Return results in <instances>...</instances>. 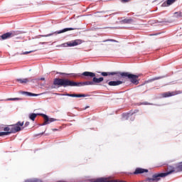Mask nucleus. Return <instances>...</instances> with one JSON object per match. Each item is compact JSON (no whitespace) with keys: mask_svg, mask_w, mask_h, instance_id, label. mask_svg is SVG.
Returning <instances> with one entry per match:
<instances>
[{"mask_svg":"<svg viewBox=\"0 0 182 182\" xmlns=\"http://www.w3.org/2000/svg\"><path fill=\"white\" fill-rule=\"evenodd\" d=\"M92 78V81H85V82H75L68 78H54L52 89H59V87H80L81 86H93L97 83H102L105 80L103 77L99 78L96 77V74L94 73L93 77H84L81 79H86L89 80Z\"/></svg>","mask_w":182,"mask_h":182,"instance_id":"nucleus-1","label":"nucleus"},{"mask_svg":"<svg viewBox=\"0 0 182 182\" xmlns=\"http://www.w3.org/2000/svg\"><path fill=\"white\" fill-rule=\"evenodd\" d=\"M22 126H23V122H18L16 124L6 127L4 128V132H0V136H8L11 134V133H18V132H21V130H23V129L25 128H21Z\"/></svg>","mask_w":182,"mask_h":182,"instance_id":"nucleus-2","label":"nucleus"},{"mask_svg":"<svg viewBox=\"0 0 182 182\" xmlns=\"http://www.w3.org/2000/svg\"><path fill=\"white\" fill-rule=\"evenodd\" d=\"M57 75H63L65 76H69L71 77V79H79L80 77H93L95 76V73L89 72V71H85L82 73H56Z\"/></svg>","mask_w":182,"mask_h":182,"instance_id":"nucleus-3","label":"nucleus"},{"mask_svg":"<svg viewBox=\"0 0 182 182\" xmlns=\"http://www.w3.org/2000/svg\"><path fill=\"white\" fill-rule=\"evenodd\" d=\"M37 116H42V117H43L44 122L43 124H41L40 126H46V124H50V123L56 122V120H58L55 118H49V116H48L45 114L31 113L29 114L28 117H29L30 120L35 122V119H36Z\"/></svg>","mask_w":182,"mask_h":182,"instance_id":"nucleus-4","label":"nucleus"},{"mask_svg":"<svg viewBox=\"0 0 182 182\" xmlns=\"http://www.w3.org/2000/svg\"><path fill=\"white\" fill-rule=\"evenodd\" d=\"M22 33H23V32L21 31H11L0 36V41H6V39H11V38L18 36V35H22Z\"/></svg>","mask_w":182,"mask_h":182,"instance_id":"nucleus-5","label":"nucleus"},{"mask_svg":"<svg viewBox=\"0 0 182 182\" xmlns=\"http://www.w3.org/2000/svg\"><path fill=\"white\" fill-rule=\"evenodd\" d=\"M139 75H134L130 73H127L126 77L130 79V82L134 85H139V80H137V79H139Z\"/></svg>","mask_w":182,"mask_h":182,"instance_id":"nucleus-6","label":"nucleus"},{"mask_svg":"<svg viewBox=\"0 0 182 182\" xmlns=\"http://www.w3.org/2000/svg\"><path fill=\"white\" fill-rule=\"evenodd\" d=\"M92 182H127L124 181L110 180L109 178H98Z\"/></svg>","mask_w":182,"mask_h":182,"instance_id":"nucleus-7","label":"nucleus"},{"mask_svg":"<svg viewBox=\"0 0 182 182\" xmlns=\"http://www.w3.org/2000/svg\"><path fill=\"white\" fill-rule=\"evenodd\" d=\"M82 40H74L72 41H69L66 43H65L64 45H67V46H77V45H81L82 43Z\"/></svg>","mask_w":182,"mask_h":182,"instance_id":"nucleus-8","label":"nucleus"},{"mask_svg":"<svg viewBox=\"0 0 182 182\" xmlns=\"http://www.w3.org/2000/svg\"><path fill=\"white\" fill-rule=\"evenodd\" d=\"M127 73L122 72H112L111 76H116L117 79H120L121 77H126Z\"/></svg>","mask_w":182,"mask_h":182,"instance_id":"nucleus-9","label":"nucleus"},{"mask_svg":"<svg viewBox=\"0 0 182 182\" xmlns=\"http://www.w3.org/2000/svg\"><path fill=\"white\" fill-rule=\"evenodd\" d=\"M182 93V91H175V92H164L163 96L164 97H170L171 96H176V95H181Z\"/></svg>","mask_w":182,"mask_h":182,"instance_id":"nucleus-10","label":"nucleus"},{"mask_svg":"<svg viewBox=\"0 0 182 182\" xmlns=\"http://www.w3.org/2000/svg\"><path fill=\"white\" fill-rule=\"evenodd\" d=\"M104 83H108L109 86H119V85H122L123 83V81L117 80V81L109 82V80H107L104 81Z\"/></svg>","mask_w":182,"mask_h":182,"instance_id":"nucleus-11","label":"nucleus"},{"mask_svg":"<svg viewBox=\"0 0 182 182\" xmlns=\"http://www.w3.org/2000/svg\"><path fill=\"white\" fill-rule=\"evenodd\" d=\"M143 173H149V170L142 168H136L133 174H143Z\"/></svg>","mask_w":182,"mask_h":182,"instance_id":"nucleus-12","label":"nucleus"},{"mask_svg":"<svg viewBox=\"0 0 182 182\" xmlns=\"http://www.w3.org/2000/svg\"><path fill=\"white\" fill-rule=\"evenodd\" d=\"M139 110L138 109H135L134 112H129V113H124L122 114V117L124 119H125V120H128L129 118L130 117V116H133V114H134V113H138Z\"/></svg>","mask_w":182,"mask_h":182,"instance_id":"nucleus-13","label":"nucleus"},{"mask_svg":"<svg viewBox=\"0 0 182 182\" xmlns=\"http://www.w3.org/2000/svg\"><path fill=\"white\" fill-rule=\"evenodd\" d=\"M65 96H68L69 97H86L85 94H65Z\"/></svg>","mask_w":182,"mask_h":182,"instance_id":"nucleus-14","label":"nucleus"},{"mask_svg":"<svg viewBox=\"0 0 182 182\" xmlns=\"http://www.w3.org/2000/svg\"><path fill=\"white\" fill-rule=\"evenodd\" d=\"M164 77H167V75H162V76H159V77H155L154 78L148 80L147 83H151V82H154V80H159L160 79H164Z\"/></svg>","mask_w":182,"mask_h":182,"instance_id":"nucleus-15","label":"nucleus"},{"mask_svg":"<svg viewBox=\"0 0 182 182\" xmlns=\"http://www.w3.org/2000/svg\"><path fill=\"white\" fill-rule=\"evenodd\" d=\"M31 78H23V79H17L16 81L19 82V83L23 84V83H28V82H32Z\"/></svg>","mask_w":182,"mask_h":182,"instance_id":"nucleus-16","label":"nucleus"},{"mask_svg":"<svg viewBox=\"0 0 182 182\" xmlns=\"http://www.w3.org/2000/svg\"><path fill=\"white\" fill-rule=\"evenodd\" d=\"M176 2V0H166V1L162 4V6H170V5H173Z\"/></svg>","mask_w":182,"mask_h":182,"instance_id":"nucleus-17","label":"nucleus"},{"mask_svg":"<svg viewBox=\"0 0 182 182\" xmlns=\"http://www.w3.org/2000/svg\"><path fill=\"white\" fill-rule=\"evenodd\" d=\"M75 29H77V28H65L63 30H60L58 31H57V33H65V32H68L69 31H75Z\"/></svg>","mask_w":182,"mask_h":182,"instance_id":"nucleus-18","label":"nucleus"},{"mask_svg":"<svg viewBox=\"0 0 182 182\" xmlns=\"http://www.w3.org/2000/svg\"><path fill=\"white\" fill-rule=\"evenodd\" d=\"M21 95H26V96H39V95L38 94H33L32 92H25V91H21Z\"/></svg>","mask_w":182,"mask_h":182,"instance_id":"nucleus-19","label":"nucleus"},{"mask_svg":"<svg viewBox=\"0 0 182 182\" xmlns=\"http://www.w3.org/2000/svg\"><path fill=\"white\" fill-rule=\"evenodd\" d=\"M122 23H132L133 22V19L132 18H125L122 20Z\"/></svg>","mask_w":182,"mask_h":182,"instance_id":"nucleus-20","label":"nucleus"},{"mask_svg":"<svg viewBox=\"0 0 182 182\" xmlns=\"http://www.w3.org/2000/svg\"><path fill=\"white\" fill-rule=\"evenodd\" d=\"M102 76H112V72H102L101 73Z\"/></svg>","mask_w":182,"mask_h":182,"instance_id":"nucleus-21","label":"nucleus"},{"mask_svg":"<svg viewBox=\"0 0 182 182\" xmlns=\"http://www.w3.org/2000/svg\"><path fill=\"white\" fill-rule=\"evenodd\" d=\"M36 50H31L30 51H26V52L21 53V55H28L29 53H33V52H36Z\"/></svg>","mask_w":182,"mask_h":182,"instance_id":"nucleus-22","label":"nucleus"},{"mask_svg":"<svg viewBox=\"0 0 182 182\" xmlns=\"http://www.w3.org/2000/svg\"><path fill=\"white\" fill-rule=\"evenodd\" d=\"M141 105H151V103H149V102H138V103H137V105H138V106H141Z\"/></svg>","mask_w":182,"mask_h":182,"instance_id":"nucleus-23","label":"nucleus"},{"mask_svg":"<svg viewBox=\"0 0 182 182\" xmlns=\"http://www.w3.org/2000/svg\"><path fill=\"white\" fill-rule=\"evenodd\" d=\"M104 42H117V41L111 39V40L104 41Z\"/></svg>","mask_w":182,"mask_h":182,"instance_id":"nucleus-24","label":"nucleus"},{"mask_svg":"<svg viewBox=\"0 0 182 182\" xmlns=\"http://www.w3.org/2000/svg\"><path fill=\"white\" fill-rule=\"evenodd\" d=\"M121 2L126 4V2H130V0H121Z\"/></svg>","mask_w":182,"mask_h":182,"instance_id":"nucleus-25","label":"nucleus"},{"mask_svg":"<svg viewBox=\"0 0 182 182\" xmlns=\"http://www.w3.org/2000/svg\"><path fill=\"white\" fill-rule=\"evenodd\" d=\"M9 100H21V98H11Z\"/></svg>","mask_w":182,"mask_h":182,"instance_id":"nucleus-26","label":"nucleus"},{"mask_svg":"<svg viewBox=\"0 0 182 182\" xmlns=\"http://www.w3.org/2000/svg\"><path fill=\"white\" fill-rule=\"evenodd\" d=\"M43 134H45V131H44L43 132H42V133H40V134H36V136H42V135H43Z\"/></svg>","mask_w":182,"mask_h":182,"instance_id":"nucleus-27","label":"nucleus"},{"mask_svg":"<svg viewBox=\"0 0 182 182\" xmlns=\"http://www.w3.org/2000/svg\"><path fill=\"white\" fill-rule=\"evenodd\" d=\"M174 14H178V16H182V13H181V11L175 12Z\"/></svg>","mask_w":182,"mask_h":182,"instance_id":"nucleus-28","label":"nucleus"},{"mask_svg":"<svg viewBox=\"0 0 182 182\" xmlns=\"http://www.w3.org/2000/svg\"><path fill=\"white\" fill-rule=\"evenodd\" d=\"M28 125H29V122H26L24 124V127H28Z\"/></svg>","mask_w":182,"mask_h":182,"instance_id":"nucleus-29","label":"nucleus"},{"mask_svg":"<svg viewBox=\"0 0 182 182\" xmlns=\"http://www.w3.org/2000/svg\"><path fill=\"white\" fill-rule=\"evenodd\" d=\"M36 80H45V77L38 78Z\"/></svg>","mask_w":182,"mask_h":182,"instance_id":"nucleus-30","label":"nucleus"},{"mask_svg":"<svg viewBox=\"0 0 182 182\" xmlns=\"http://www.w3.org/2000/svg\"><path fill=\"white\" fill-rule=\"evenodd\" d=\"M89 106H87V107H85L84 109H82V110H86V109H89Z\"/></svg>","mask_w":182,"mask_h":182,"instance_id":"nucleus-31","label":"nucleus"},{"mask_svg":"<svg viewBox=\"0 0 182 182\" xmlns=\"http://www.w3.org/2000/svg\"><path fill=\"white\" fill-rule=\"evenodd\" d=\"M53 132H58V129H53Z\"/></svg>","mask_w":182,"mask_h":182,"instance_id":"nucleus-32","label":"nucleus"},{"mask_svg":"<svg viewBox=\"0 0 182 182\" xmlns=\"http://www.w3.org/2000/svg\"><path fill=\"white\" fill-rule=\"evenodd\" d=\"M53 34H48L46 36H52Z\"/></svg>","mask_w":182,"mask_h":182,"instance_id":"nucleus-33","label":"nucleus"},{"mask_svg":"<svg viewBox=\"0 0 182 182\" xmlns=\"http://www.w3.org/2000/svg\"><path fill=\"white\" fill-rule=\"evenodd\" d=\"M131 120H132V122H133L134 120V117L131 118Z\"/></svg>","mask_w":182,"mask_h":182,"instance_id":"nucleus-34","label":"nucleus"},{"mask_svg":"<svg viewBox=\"0 0 182 182\" xmlns=\"http://www.w3.org/2000/svg\"><path fill=\"white\" fill-rule=\"evenodd\" d=\"M175 15H178V14H175Z\"/></svg>","mask_w":182,"mask_h":182,"instance_id":"nucleus-35","label":"nucleus"},{"mask_svg":"<svg viewBox=\"0 0 182 182\" xmlns=\"http://www.w3.org/2000/svg\"><path fill=\"white\" fill-rule=\"evenodd\" d=\"M103 86L106 87V85H103Z\"/></svg>","mask_w":182,"mask_h":182,"instance_id":"nucleus-36","label":"nucleus"}]
</instances>
